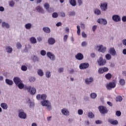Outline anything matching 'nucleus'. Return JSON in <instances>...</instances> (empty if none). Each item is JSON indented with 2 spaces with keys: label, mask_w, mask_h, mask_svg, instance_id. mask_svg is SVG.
Segmentation results:
<instances>
[{
  "label": "nucleus",
  "mask_w": 126,
  "mask_h": 126,
  "mask_svg": "<svg viewBox=\"0 0 126 126\" xmlns=\"http://www.w3.org/2000/svg\"><path fill=\"white\" fill-rule=\"evenodd\" d=\"M52 17L53 18H58L59 17V14L57 12H54L52 14Z\"/></svg>",
  "instance_id": "44"
},
{
  "label": "nucleus",
  "mask_w": 126,
  "mask_h": 126,
  "mask_svg": "<svg viewBox=\"0 0 126 126\" xmlns=\"http://www.w3.org/2000/svg\"><path fill=\"white\" fill-rule=\"evenodd\" d=\"M100 8L102 11H106L108 9V2H104L100 5Z\"/></svg>",
  "instance_id": "9"
},
{
  "label": "nucleus",
  "mask_w": 126,
  "mask_h": 126,
  "mask_svg": "<svg viewBox=\"0 0 126 126\" xmlns=\"http://www.w3.org/2000/svg\"><path fill=\"white\" fill-rule=\"evenodd\" d=\"M56 26L57 27H60V26H62V22H58L56 24Z\"/></svg>",
  "instance_id": "64"
},
{
  "label": "nucleus",
  "mask_w": 126,
  "mask_h": 126,
  "mask_svg": "<svg viewBox=\"0 0 126 126\" xmlns=\"http://www.w3.org/2000/svg\"><path fill=\"white\" fill-rule=\"evenodd\" d=\"M102 123H103L102 122V121H101V120H97L95 121L96 125H101Z\"/></svg>",
  "instance_id": "57"
},
{
  "label": "nucleus",
  "mask_w": 126,
  "mask_h": 126,
  "mask_svg": "<svg viewBox=\"0 0 126 126\" xmlns=\"http://www.w3.org/2000/svg\"><path fill=\"white\" fill-rule=\"evenodd\" d=\"M48 43L49 45H54L56 43V39L53 37H50L48 40Z\"/></svg>",
  "instance_id": "20"
},
{
  "label": "nucleus",
  "mask_w": 126,
  "mask_h": 126,
  "mask_svg": "<svg viewBox=\"0 0 126 126\" xmlns=\"http://www.w3.org/2000/svg\"><path fill=\"white\" fill-rule=\"evenodd\" d=\"M42 30L45 33H51V29L49 27H44Z\"/></svg>",
  "instance_id": "27"
},
{
  "label": "nucleus",
  "mask_w": 126,
  "mask_h": 126,
  "mask_svg": "<svg viewBox=\"0 0 126 126\" xmlns=\"http://www.w3.org/2000/svg\"><path fill=\"white\" fill-rule=\"evenodd\" d=\"M6 84H7L8 85H13V81H12V80H9L8 79H6L5 80Z\"/></svg>",
  "instance_id": "28"
},
{
  "label": "nucleus",
  "mask_w": 126,
  "mask_h": 126,
  "mask_svg": "<svg viewBox=\"0 0 126 126\" xmlns=\"http://www.w3.org/2000/svg\"><path fill=\"white\" fill-rule=\"evenodd\" d=\"M36 80V78L34 77H31L29 78V81L30 82H34Z\"/></svg>",
  "instance_id": "47"
},
{
  "label": "nucleus",
  "mask_w": 126,
  "mask_h": 126,
  "mask_svg": "<svg viewBox=\"0 0 126 126\" xmlns=\"http://www.w3.org/2000/svg\"><path fill=\"white\" fill-rule=\"evenodd\" d=\"M25 89L27 90L28 92H30L31 95H35L36 94V89L34 87L31 88L30 87H25Z\"/></svg>",
  "instance_id": "3"
},
{
  "label": "nucleus",
  "mask_w": 126,
  "mask_h": 126,
  "mask_svg": "<svg viewBox=\"0 0 126 126\" xmlns=\"http://www.w3.org/2000/svg\"><path fill=\"white\" fill-rule=\"evenodd\" d=\"M46 51L45 50H41L40 51V55H41V56H46Z\"/></svg>",
  "instance_id": "54"
},
{
  "label": "nucleus",
  "mask_w": 126,
  "mask_h": 126,
  "mask_svg": "<svg viewBox=\"0 0 126 126\" xmlns=\"http://www.w3.org/2000/svg\"><path fill=\"white\" fill-rule=\"evenodd\" d=\"M0 106L3 110H7L8 109V105L4 102H2L0 103Z\"/></svg>",
  "instance_id": "21"
},
{
  "label": "nucleus",
  "mask_w": 126,
  "mask_h": 126,
  "mask_svg": "<svg viewBox=\"0 0 126 126\" xmlns=\"http://www.w3.org/2000/svg\"><path fill=\"white\" fill-rule=\"evenodd\" d=\"M112 20L114 22H120L122 20V19L121 18V16L119 15L115 14L112 16Z\"/></svg>",
  "instance_id": "7"
},
{
  "label": "nucleus",
  "mask_w": 126,
  "mask_h": 126,
  "mask_svg": "<svg viewBox=\"0 0 126 126\" xmlns=\"http://www.w3.org/2000/svg\"><path fill=\"white\" fill-rule=\"evenodd\" d=\"M44 7L46 9V10H48L49 9V7H50V5H49V3H45L44 4Z\"/></svg>",
  "instance_id": "48"
},
{
  "label": "nucleus",
  "mask_w": 126,
  "mask_h": 126,
  "mask_svg": "<svg viewBox=\"0 0 126 126\" xmlns=\"http://www.w3.org/2000/svg\"><path fill=\"white\" fill-rule=\"evenodd\" d=\"M97 22L100 24H102V25H107V23H108L107 20L102 18L98 19L97 21Z\"/></svg>",
  "instance_id": "15"
},
{
  "label": "nucleus",
  "mask_w": 126,
  "mask_h": 126,
  "mask_svg": "<svg viewBox=\"0 0 126 126\" xmlns=\"http://www.w3.org/2000/svg\"><path fill=\"white\" fill-rule=\"evenodd\" d=\"M37 74L39 76H44V71H43V70L39 69L37 70Z\"/></svg>",
  "instance_id": "30"
},
{
  "label": "nucleus",
  "mask_w": 126,
  "mask_h": 126,
  "mask_svg": "<svg viewBox=\"0 0 126 126\" xmlns=\"http://www.w3.org/2000/svg\"><path fill=\"white\" fill-rule=\"evenodd\" d=\"M109 53L112 56H117V52H116V50L114 47H112L109 49Z\"/></svg>",
  "instance_id": "18"
},
{
  "label": "nucleus",
  "mask_w": 126,
  "mask_h": 126,
  "mask_svg": "<svg viewBox=\"0 0 126 126\" xmlns=\"http://www.w3.org/2000/svg\"><path fill=\"white\" fill-rule=\"evenodd\" d=\"M94 14H96V15H100V14H101V10L99 9H95L94 10Z\"/></svg>",
  "instance_id": "35"
},
{
  "label": "nucleus",
  "mask_w": 126,
  "mask_h": 126,
  "mask_svg": "<svg viewBox=\"0 0 126 126\" xmlns=\"http://www.w3.org/2000/svg\"><path fill=\"white\" fill-rule=\"evenodd\" d=\"M100 114H107L108 110L107 107L103 106H99L98 108Z\"/></svg>",
  "instance_id": "6"
},
{
  "label": "nucleus",
  "mask_w": 126,
  "mask_h": 126,
  "mask_svg": "<svg viewBox=\"0 0 126 126\" xmlns=\"http://www.w3.org/2000/svg\"><path fill=\"white\" fill-rule=\"evenodd\" d=\"M67 38H68V35H67V34L64 35L63 38V42H66V41H67Z\"/></svg>",
  "instance_id": "51"
},
{
  "label": "nucleus",
  "mask_w": 126,
  "mask_h": 126,
  "mask_svg": "<svg viewBox=\"0 0 126 126\" xmlns=\"http://www.w3.org/2000/svg\"><path fill=\"white\" fill-rule=\"evenodd\" d=\"M64 70V69L63 68V67L59 68L58 70V73H63Z\"/></svg>",
  "instance_id": "45"
},
{
  "label": "nucleus",
  "mask_w": 126,
  "mask_h": 126,
  "mask_svg": "<svg viewBox=\"0 0 126 126\" xmlns=\"http://www.w3.org/2000/svg\"><path fill=\"white\" fill-rule=\"evenodd\" d=\"M93 81H94V79L92 77L88 78L85 79V83L87 85H89V84L92 83Z\"/></svg>",
  "instance_id": "16"
},
{
  "label": "nucleus",
  "mask_w": 126,
  "mask_h": 126,
  "mask_svg": "<svg viewBox=\"0 0 126 126\" xmlns=\"http://www.w3.org/2000/svg\"><path fill=\"white\" fill-rule=\"evenodd\" d=\"M82 47H86L87 46V42L86 41H83L81 43Z\"/></svg>",
  "instance_id": "56"
},
{
  "label": "nucleus",
  "mask_w": 126,
  "mask_h": 126,
  "mask_svg": "<svg viewBox=\"0 0 126 126\" xmlns=\"http://www.w3.org/2000/svg\"><path fill=\"white\" fill-rule=\"evenodd\" d=\"M108 122L110 123L111 125H118L119 124V122L117 120H113L112 119H109L108 120Z\"/></svg>",
  "instance_id": "24"
},
{
  "label": "nucleus",
  "mask_w": 126,
  "mask_h": 126,
  "mask_svg": "<svg viewBox=\"0 0 126 126\" xmlns=\"http://www.w3.org/2000/svg\"><path fill=\"white\" fill-rule=\"evenodd\" d=\"M13 81L16 84V85H17V84H19V83H20V82H22V80L20 79V78L18 77H15L13 78Z\"/></svg>",
  "instance_id": "17"
},
{
  "label": "nucleus",
  "mask_w": 126,
  "mask_h": 126,
  "mask_svg": "<svg viewBox=\"0 0 126 126\" xmlns=\"http://www.w3.org/2000/svg\"><path fill=\"white\" fill-rule=\"evenodd\" d=\"M90 97L92 99H96L97 97V94L93 93L90 94Z\"/></svg>",
  "instance_id": "34"
},
{
  "label": "nucleus",
  "mask_w": 126,
  "mask_h": 126,
  "mask_svg": "<svg viewBox=\"0 0 126 126\" xmlns=\"http://www.w3.org/2000/svg\"><path fill=\"white\" fill-rule=\"evenodd\" d=\"M84 58V56H83V54L81 53H77L75 55V59H76V60H78V61H82Z\"/></svg>",
  "instance_id": "12"
},
{
  "label": "nucleus",
  "mask_w": 126,
  "mask_h": 126,
  "mask_svg": "<svg viewBox=\"0 0 126 126\" xmlns=\"http://www.w3.org/2000/svg\"><path fill=\"white\" fill-rule=\"evenodd\" d=\"M96 49L99 53H105L107 51V47L102 45L97 46Z\"/></svg>",
  "instance_id": "5"
},
{
  "label": "nucleus",
  "mask_w": 126,
  "mask_h": 126,
  "mask_svg": "<svg viewBox=\"0 0 126 126\" xmlns=\"http://www.w3.org/2000/svg\"><path fill=\"white\" fill-rule=\"evenodd\" d=\"M115 87H116V83L114 82H110L106 85V88L109 90Z\"/></svg>",
  "instance_id": "14"
},
{
  "label": "nucleus",
  "mask_w": 126,
  "mask_h": 126,
  "mask_svg": "<svg viewBox=\"0 0 126 126\" xmlns=\"http://www.w3.org/2000/svg\"><path fill=\"white\" fill-rule=\"evenodd\" d=\"M80 25L81 29H83V30L85 29V25L84 24L81 23Z\"/></svg>",
  "instance_id": "55"
},
{
  "label": "nucleus",
  "mask_w": 126,
  "mask_h": 126,
  "mask_svg": "<svg viewBox=\"0 0 126 126\" xmlns=\"http://www.w3.org/2000/svg\"><path fill=\"white\" fill-rule=\"evenodd\" d=\"M61 113L64 117H68L70 115L69 110L67 108H63L61 110Z\"/></svg>",
  "instance_id": "4"
},
{
  "label": "nucleus",
  "mask_w": 126,
  "mask_h": 126,
  "mask_svg": "<svg viewBox=\"0 0 126 126\" xmlns=\"http://www.w3.org/2000/svg\"><path fill=\"white\" fill-rule=\"evenodd\" d=\"M105 78H106V79H111V78H112V75L111 74V73H108L107 74L105 75Z\"/></svg>",
  "instance_id": "41"
},
{
  "label": "nucleus",
  "mask_w": 126,
  "mask_h": 126,
  "mask_svg": "<svg viewBox=\"0 0 126 126\" xmlns=\"http://www.w3.org/2000/svg\"><path fill=\"white\" fill-rule=\"evenodd\" d=\"M60 15L62 17H65V13L63 12H62L60 13Z\"/></svg>",
  "instance_id": "62"
},
{
  "label": "nucleus",
  "mask_w": 126,
  "mask_h": 126,
  "mask_svg": "<svg viewBox=\"0 0 126 126\" xmlns=\"http://www.w3.org/2000/svg\"><path fill=\"white\" fill-rule=\"evenodd\" d=\"M1 27L3 28H6L7 29H9V28L10 27V26L9 25V24L3 22L2 23Z\"/></svg>",
  "instance_id": "23"
},
{
  "label": "nucleus",
  "mask_w": 126,
  "mask_h": 126,
  "mask_svg": "<svg viewBox=\"0 0 126 126\" xmlns=\"http://www.w3.org/2000/svg\"><path fill=\"white\" fill-rule=\"evenodd\" d=\"M31 48V45H28V47L27 46H25V48L24 49V51L26 52V53H27L28 51H29V49Z\"/></svg>",
  "instance_id": "43"
},
{
  "label": "nucleus",
  "mask_w": 126,
  "mask_h": 126,
  "mask_svg": "<svg viewBox=\"0 0 126 126\" xmlns=\"http://www.w3.org/2000/svg\"><path fill=\"white\" fill-rule=\"evenodd\" d=\"M77 113L80 116H82L83 115V110L79 109L78 110Z\"/></svg>",
  "instance_id": "46"
},
{
  "label": "nucleus",
  "mask_w": 126,
  "mask_h": 126,
  "mask_svg": "<svg viewBox=\"0 0 126 126\" xmlns=\"http://www.w3.org/2000/svg\"><path fill=\"white\" fill-rule=\"evenodd\" d=\"M89 67V63H82L79 65V68L80 69H86Z\"/></svg>",
  "instance_id": "11"
},
{
  "label": "nucleus",
  "mask_w": 126,
  "mask_h": 126,
  "mask_svg": "<svg viewBox=\"0 0 126 126\" xmlns=\"http://www.w3.org/2000/svg\"><path fill=\"white\" fill-rule=\"evenodd\" d=\"M21 70L23 71H26V70H27V66H26L25 65H22L21 66Z\"/></svg>",
  "instance_id": "49"
},
{
  "label": "nucleus",
  "mask_w": 126,
  "mask_h": 126,
  "mask_svg": "<svg viewBox=\"0 0 126 126\" xmlns=\"http://www.w3.org/2000/svg\"><path fill=\"white\" fill-rule=\"evenodd\" d=\"M47 56L51 61H55L56 60V55L53 53H52V52H47Z\"/></svg>",
  "instance_id": "10"
},
{
  "label": "nucleus",
  "mask_w": 126,
  "mask_h": 126,
  "mask_svg": "<svg viewBox=\"0 0 126 126\" xmlns=\"http://www.w3.org/2000/svg\"><path fill=\"white\" fill-rule=\"evenodd\" d=\"M88 116L90 119H93L95 116L94 115V114H93L92 112H90L88 113Z\"/></svg>",
  "instance_id": "40"
},
{
  "label": "nucleus",
  "mask_w": 126,
  "mask_h": 126,
  "mask_svg": "<svg viewBox=\"0 0 126 126\" xmlns=\"http://www.w3.org/2000/svg\"><path fill=\"white\" fill-rule=\"evenodd\" d=\"M30 41L32 44H36L37 43V39H36L35 37H31Z\"/></svg>",
  "instance_id": "26"
},
{
  "label": "nucleus",
  "mask_w": 126,
  "mask_h": 126,
  "mask_svg": "<svg viewBox=\"0 0 126 126\" xmlns=\"http://www.w3.org/2000/svg\"><path fill=\"white\" fill-rule=\"evenodd\" d=\"M97 63L99 65H105L107 63L106 60L103 59V58L100 57L97 60Z\"/></svg>",
  "instance_id": "8"
},
{
  "label": "nucleus",
  "mask_w": 126,
  "mask_h": 126,
  "mask_svg": "<svg viewBox=\"0 0 126 126\" xmlns=\"http://www.w3.org/2000/svg\"><path fill=\"white\" fill-rule=\"evenodd\" d=\"M119 83L121 86H124L126 85V81L124 79H121L119 80Z\"/></svg>",
  "instance_id": "33"
},
{
  "label": "nucleus",
  "mask_w": 126,
  "mask_h": 126,
  "mask_svg": "<svg viewBox=\"0 0 126 126\" xmlns=\"http://www.w3.org/2000/svg\"><path fill=\"white\" fill-rule=\"evenodd\" d=\"M69 2L72 6H76L77 4L76 0H70Z\"/></svg>",
  "instance_id": "32"
},
{
  "label": "nucleus",
  "mask_w": 126,
  "mask_h": 126,
  "mask_svg": "<svg viewBox=\"0 0 126 126\" xmlns=\"http://www.w3.org/2000/svg\"><path fill=\"white\" fill-rule=\"evenodd\" d=\"M16 86H18L19 89H23V88H24V84H23L22 81L16 85Z\"/></svg>",
  "instance_id": "31"
},
{
  "label": "nucleus",
  "mask_w": 126,
  "mask_h": 126,
  "mask_svg": "<svg viewBox=\"0 0 126 126\" xmlns=\"http://www.w3.org/2000/svg\"><path fill=\"white\" fill-rule=\"evenodd\" d=\"M78 5L80 6L83 4V1L82 0H77Z\"/></svg>",
  "instance_id": "53"
},
{
  "label": "nucleus",
  "mask_w": 126,
  "mask_h": 126,
  "mask_svg": "<svg viewBox=\"0 0 126 126\" xmlns=\"http://www.w3.org/2000/svg\"><path fill=\"white\" fill-rule=\"evenodd\" d=\"M116 115L117 117H121L122 115V112L120 111H117L116 112Z\"/></svg>",
  "instance_id": "52"
},
{
  "label": "nucleus",
  "mask_w": 126,
  "mask_h": 126,
  "mask_svg": "<svg viewBox=\"0 0 126 126\" xmlns=\"http://www.w3.org/2000/svg\"><path fill=\"white\" fill-rule=\"evenodd\" d=\"M77 33L78 34V35L79 36V35H80V32H81V30H80V26H79V25L77 26Z\"/></svg>",
  "instance_id": "42"
},
{
  "label": "nucleus",
  "mask_w": 126,
  "mask_h": 126,
  "mask_svg": "<svg viewBox=\"0 0 126 126\" xmlns=\"http://www.w3.org/2000/svg\"><path fill=\"white\" fill-rule=\"evenodd\" d=\"M37 40L38 42H42V37L41 36H38L37 37Z\"/></svg>",
  "instance_id": "63"
},
{
  "label": "nucleus",
  "mask_w": 126,
  "mask_h": 126,
  "mask_svg": "<svg viewBox=\"0 0 126 126\" xmlns=\"http://www.w3.org/2000/svg\"><path fill=\"white\" fill-rule=\"evenodd\" d=\"M45 76L47 78H50V77H51V72L50 71H46Z\"/></svg>",
  "instance_id": "38"
},
{
  "label": "nucleus",
  "mask_w": 126,
  "mask_h": 126,
  "mask_svg": "<svg viewBox=\"0 0 126 126\" xmlns=\"http://www.w3.org/2000/svg\"><path fill=\"white\" fill-rule=\"evenodd\" d=\"M18 117L20 119H22L23 120H25L27 118V114L23 109H20L18 111Z\"/></svg>",
  "instance_id": "2"
},
{
  "label": "nucleus",
  "mask_w": 126,
  "mask_h": 126,
  "mask_svg": "<svg viewBox=\"0 0 126 126\" xmlns=\"http://www.w3.org/2000/svg\"><path fill=\"white\" fill-rule=\"evenodd\" d=\"M117 102H122L123 101V97L121 95H118L116 97Z\"/></svg>",
  "instance_id": "37"
},
{
  "label": "nucleus",
  "mask_w": 126,
  "mask_h": 126,
  "mask_svg": "<svg viewBox=\"0 0 126 126\" xmlns=\"http://www.w3.org/2000/svg\"><path fill=\"white\" fill-rule=\"evenodd\" d=\"M47 97V95L46 94H37L36 98L37 100H38L39 101H40V100H42V101L40 102L42 107H46V109L48 111H52L53 109L52 107V103H51L50 101L46 100Z\"/></svg>",
  "instance_id": "1"
},
{
  "label": "nucleus",
  "mask_w": 126,
  "mask_h": 126,
  "mask_svg": "<svg viewBox=\"0 0 126 126\" xmlns=\"http://www.w3.org/2000/svg\"><path fill=\"white\" fill-rule=\"evenodd\" d=\"M123 22H126V16H124L122 17Z\"/></svg>",
  "instance_id": "61"
},
{
  "label": "nucleus",
  "mask_w": 126,
  "mask_h": 126,
  "mask_svg": "<svg viewBox=\"0 0 126 126\" xmlns=\"http://www.w3.org/2000/svg\"><path fill=\"white\" fill-rule=\"evenodd\" d=\"M105 59L107 61H110L112 59V56L110 54H107L105 55Z\"/></svg>",
  "instance_id": "39"
},
{
  "label": "nucleus",
  "mask_w": 126,
  "mask_h": 126,
  "mask_svg": "<svg viewBox=\"0 0 126 126\" xmlns=\"http://www.w3.org/2000/svg\"><path fill=\"white\" fill-rule=\"evenodd\" d=\"M9 6H10V7H13L14 5H15V2H14V1L11 0L8 2Z\"/></svg>",
  "instance_id": "36"
},
{
  "label": "nucleus",
  "mask_w": 126,
  "mask_h": 126,
  "mask_svg": "<svg viewBox=\"0 0 126 126\" xmlns=\"http://www.w3.org/2000/svg\"><path fill=\"white\" fill-rule=\"evenodd\" d=\"M32 60L33 61L34 63H37L39 62V58L37 56L33 55L32 57Z\"/></svg>",
  "instance_id": "25"
},
{
  "label": "nucleus",
  "mask_w": 126,
  "mask_h": 126,
  "mask_svg": "<svg viewBox=\"0 0 126 126\" xmlns=\"http://www.w3.org/2000/svg\"><path fill=\"white\" fill-rule=\"evenodd\" d=\"M69 15H70V16H72L73 15H75V12L74 11H71L69 14Z\"/></svg>",
  "instance_id": "59"
},
{
  "label": "nucleus",
  "mask_w": 126,
  "mask_h": 126,
  "mask_svg": "<svg viewBox=\"0 0 126 126\" xmlns=\"http://www.w3.org/2000/svg\"><path fill=\"white\" fill-rule=\"evenodd\" d=\"M17 49H21L22 48V45L20 42H18L16 44Z\"/></svg>",
  "instance_id": "50"
},
{
  "label": "nucleus",
  "mask_w": 126,
  "mask_h": 126,
  "mask_svg": "<svg viewBox=\"0 0 126 126\" xmlns=\"http://www.w3.org/2000/svg\"><path fill=\"white\" fill-rule=\"evenodd\" d=\"M25 27L26 29H27V30H30V29H31L32 28V24H31V23L26 24L25 25Z\"/></svg>",
  "instance_id": "29"
},
{
  "label": "nucleus",
  "mask_w": 126,
  "mask_h": 126,
  "mask_svg": "<svg viewBox=\"0 0 126 126\" xmlns=\"http://www.w3.org/2000/svg\"><path fill=\"white\" fill-rule=\"evenodd\" d=\"M82 36L83 38H86V37H87V34L85 33V32H82Z\"/></svg>",
  "instance_id": "58"
},
{
  "label": "nucleus",
  "mask_w": 126,
  "mask_h": 126,
  "mask_svg": "<svg viewBox=\"0 0 126 126\" xmlns=\"http://www.w3.org/2000/svg\"><path fill=\"white\" fill-rule=\"evenodd\" d=\"M109 70V69L107 67H104L102 68H99L98 69V73L102 74L104 72H107Z\"/></svg>",
  "instance_id": "13"
},
{
  "label": "nucleus",
  "mask_w": 126,
  "mask_h": 126,
  "mask_svg": "<svg viewBox=\"0 0 126 126\" xmlns=\"http://www.w3.org/2000/svg\"><path fill=\"white\" fill-rule=\"evenodd\" d=\"M6 52L8 54H12V52H13V49L11 46H7L5 47Z\"/></svg>",
  "instance_id": "19"
},
{
  "label": "nucleus",
  "mask_w": 126,
  "mask_h": 126,
  "mask_svg": "<svg viewBox=\"0 0 126 126\" xmlns=\"http://www.w3.org/2000/svg\"><path fill=\"white\" fill-rule=\"evenodd\" d=\"M30 108H32V107H34V102L31 101L30 102Z\"/></svg>",
  "instance_id": "60"
},
{
  "label": "nucleus",
  "mask_w": 126,
  "mask_h": 126,
  "mask_svg": "<svg viewBox=\"0 0 126 126\" xmlns=\"http://www.w3.org/2000/svg\"><path fill=\"white\" fill-rule=\"evenodd\" d=\"M35 9L37 12H39L40 13H44V9L40 6H37Z\"/></svg>",
  "instance_id": "22"
}]
</instances>
